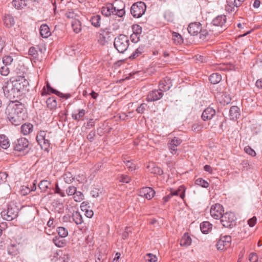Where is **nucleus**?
Instances as JSON below:
<instances>
[{
    "label": "nucleus",
    "mask_w": 262,
    "mask_h": 262,
    "mask_svg": "<svg viewBox=\"0 0 262 262\" xmlns=\"http://www.w3.org/2000/svg\"><path fill=\"white\" fill-rule=\"evenodd\" d=\"M5 114L9 121L14 125H20L27 117V111L24 104L18 101H10Z\"/></svg>",
    "instance_id": "1"
},
{
    "label": "nucleus",
    "mask_w": 262,
    "mask_h": 262,
    "mask_svg": "<svg viewBox=\"0 0 262 262\" xmlns=\"http://www.w3.org/2000/svg\"><path fill=\"white\" fill-rule=\"evenodd\" d=\"M29 85L28 81L24 77L18 76L16 78H11L10 82L4 85L3 89L5 93H24V92L28 91Z\"/></svg>",
    "instance_id": "2"
},
{
    "label": "nucleus",
    "mask_w": 262,
    "mask_h": 262,
    "mask_svg": "<svg viewBox=\"0 0 262 262\" xmlns=\"http://www.w3.org/2000/svg\"><path fill=\"white\" fill-rule=\"evenodd\" d=\"M18 210L19 209L16 204L11 202L7 205V208L1 212V214L3 219L10 221L17 216Z\"/></svg>",
    "instance_id": "3"
},
{
    "label": "nucleus",
    "mask_w": 262,
    "mask_h": 262,
    "mask_svg": "<svg viewBox=\"0 0 262 262\" xmlns=\"http://www.w3.org/2000/svg\"><path fill=\"white\" fill-rule=\"evenodd\" d=\"M128 37L123 34H120L115 38L114 45L115 49L120 53H123L129 46Z\"/></svg>",
    "instance_id": "4"
},
{
    "label": "nucleus",
    "mask_w": 262,
    "mask_h": 262,
    "mask_svg": "<svg viewBox=\"0 0 262 262\" xmlns=\"http://www.w3.org/2000/svg\"><path fill=\"white\" fill-rule=\"evenodd\" d=\"M51 133H47L43 130L40 131L36 136V141L42 149L48 151L50 147V138Z\"/></svg>",
    "instance_id": "5"
},
{
    "label": "nucleus",
    "mask_w": 262,
    "mask_h": 262,
    "mask_svg": "<svg viewBox=\"0 0 262 262\" xmlns=\"http://www.w3.org/2000/svg\"><path fill=\"white\" fill-rule=\"evenodd\" d=\"M146 9L145 4L142 2H139L132 5L130 13L134 17L139 18L144 14Z\"/></svg>",
    "instance_id": "6"
},
{
    "label": "nucleus",
    "mask_w": 262,
    "mask_h": 262,
    "mask_svg": "<svg viewBox=\"0 0 262 262\" xmlns=\"http://www.w3.org/2000/svg\"><path fill=\"white\" fill-rule=\"evenodd\" d=\"M236 217L232 212H226L222 216L221 222L226 228H232L235 225Z\"/></svg>",
    "instance_id": "7"
},
{
    "label": "nucleus",
    "mask_w": 262,
    "mask_h": 262,
    "mask_svg": "<svg viewBox=\"0 0 262 262\" xmlns=\"http://www.w3.org/2000/svg\"><path fill=\"white\" fill-rule=\"evenodd\" d=\"M29 141L25 138H20L13 143L14 150L17 151H21L28 148Z\"/></svg>",
    "instance_id": "8"
},
{
    "label": "nucleus",
    "mask_w": 262,
    "mask_h": 262,
    "mask_svg": "<svg viewBox=\"0 0 262 262\" xmlns=\"http://www.w3.org/2000/svg\"><path fill=\"white\" fill-rule=\"evenodd\" d=\"M231 237L229 235L221 236L216 243V246L219 250H224L230 247Z\"/></svg>",
    "instance_id": "9"
},
{
    "label": "nucleus",
    "mask_w": 262,
    "mask_h": 262,
    "mask_svg": "<svg viewBox=\"0 0 262 262\" xmlns=\"http://www.w3.org/2000/svg\"><path fill=\"white\" fill-rule=\"evenodd\" d=\"M224 209L223 206L220 204H215L212 205L210 209V214L214 219H221L223 215Z\"/></svg>",
    "instance_id": "10"
},
{
    "label": "nucleus",
    "mask_w": 262,
    "mask_h": 262,
    "mask_svg": "<svg viewBox=\"0 0 262 262\" xmlns=\"http://www.w3.org/2000/svg\"><path fill=\"white\" fill-rule=\"evenodd\" d=\"M182 142V140L181 139L176 137L169 140L168 143V148L172 154L176 152L178 150V146L181 144Z\"/></svg>",
    "instance_id": "11"
},
{
    "label": "nucleus",
    "mask_w": 262,
    "mask_h": 262,
    "mask_svg": "<svg viewBox=\"0 0 262 262\" xmlns=\"http://www.w3.org/2000/svg\"><path fill=\"white\" fill-rule=\"evenodd\" d=\"M155 191L151 187H145L141 189L139 192L140 196L145 197L148 200L151 199L155 195Z\"/></svg>",
    "instance_id": "12"
},
{
    "label": "nucleus",
    "mask_w": 262,
    "mask_h": 262,
    "mask_svg": "<svg viewBox=\"0 0 262 262\" xmlns=\"http://www.w3.org/2000/svg\"><path fill=\"white\" fill-rule=\"evenodd\" d=\"M201 26L200 23H190L188 27L187 30L190 34L195 36L201 31Z\"/></svg>",
    "instance_id": "13"
},
{
    "label": "nucleus",
    "mask_w": 262,
    "mask_h": 262,
    "mask_svg": "<svg viewBox=\"0 0 262 262\" xmlns=\"http://www.w3.org/2000/svg\"><path fill=\"white\" fill-rule=\"evenodd\" d=\"M163 96V93L159 90H155L150 92L147 95V100L148 102H152L160 99Z\"/></svg>",
    "instance_id": "14"
},
{
    "label": "nucleus",
    "mask_w": 262,
    "mask_h": 262,
    "mask_svg": "<svg viewBox=\"0 0 262 262\" xmlns=\"http://www.w3.org/2000/svg\"><path fill=\"white\" fill-rule=\"evenodd\" d=\"M215 115V111L212 107L206 108L202 114V118L204 121L211 119Z\"/></svg>",
    "instance_id": "15"
},
{
    "label": "nucleus",
    "mask_w": 262,
    "mask_h": 262,
    "mask_svg": "<svg viewBox=\"0 0 262 262\" xmlns=\"http://www.w3.org/2000/svg\"><path fill=\"white\" fill-rule=\"evenodd\" d=\"M226 22V16L225 15H221L214 18L212 24L215 26L223 27Z\"/></svg>",
    "instance_id": "16"
},
{
    "label": "nucleus",
    "mask_w": 262,
    "mask_h": 262,
    "mask_svg": "<svg viewBox=\"0 0 262 262\" xmlns=\"http://www.w3.org/2000/svg\"><path fill=\"white\" fill-rule=\"evenodd\" d=\"M46 86H47V91L48 93H52L55 94L56 95L58 96L59 97L62 98H65L66 99L70 98L71 96V95L69 94H64L55 90L54 89H53V88H52L51 86V85H50V84L48 82H47Z\"/></svg>",
    "instance_id": "17"
},
{
    "label": "nucleus",
    "mask_w": 262,
    "mask_h": 262,
    "mask_svg": "<svg viewBox=\"0 0 262 262\" xmlns=\"http://www.w3.org/2000/svg\"><path fill=\"white\" fill-rule=\"evenodd\" d=\"M113 9L114 10V5L111 3H108L101 8V13L105 16H109L113 14Z\"/></svg>",
    "instance_id": "18"
},
{
    "label": "nucleus",
    "mask_w": 262,
    "mask_h": 262,
    "mask_svg": "<svg viewBox=\"0 0 262 262\" xmlns=\"http://www.w3.org/2000/svg\"><path fill=\"white\" fill-rule=\"evenodd\" d=\"M12 5L17 9H22L28 5V0H13Z\"/></svg>",
    "instance_id": "19"
},
{
    "label": "nucleus",
    "mask_w": 262,
    "mask_h": 262,
    "mask_svg": "<svg viewBox=\"0 0 262 262\" xmlns=\"http://www.w3.org/2000/svg\"><path fill=\"white\" fill-rule=\"evenodd\" d=\"M147 169L148 171L151 173L157 174L158 175H161L163 174V171L162 169H161L159 167L157 166L154 163H150L147 166Z\"/></svg>",
    "instance_id": "20"
},
{
    "label": "nucleus",
    "mask_w": 262,
    "mask_h": 262,
    "mask_svg": "<svg viewBox=\"0 0 262 262\" xmlns=\"http://www.w3.org/2000/svg\"><path fill=\"white\" fill-rule=\"evenodd\" d=\"M72 218L74 222L79 225L78 228L80 230H82V226L81 224L82 223V215L79 211H76L73 213Z\"/></svg>",
    "instance_id": "21"
},
{
    "label": "nucleus",
    "mask_w": 262,
    "mask_h": 262,
    "mask_svg": "<svg viewBox=\"0 0 262 262\" xmlns=\"http://www.w3.org/2000/svg\"><path fill=\"white\" fill-rule=\"evenodd\" d=\"M19 244L13 243L8 246L7 250L9 254L15 256L18 253Z\"/></svg>",
    "instance_id": "22"
},
{
    "label": "nucleus",
    "mask_w": 262,
    "mask_h": 262,
    "mask_svg": "<svg viewBox=\"0 0 262 262\" xmlns=\"http://www.w3.org/2000/svg\"><path fill=\"white\" fill-rule=\"evenodd\" d=\"M192 243L191 237L187 233H185L180 240V245L181 246L187 247L189 246Z\"/></svg>",
    "instance_id": "23"
},
{
    "label": "nucleus",
    "mask_w": 262,
    "mask_h": 262,
    "mask_svg": "<svg viewBox=\"0 0 262 262\" xmlns=\"http://www.w3.org/2000/svg\"><path fill=\"white\" fill-rule=\"evenodd\" d=\"M40 34L43 38H47L51 35L50 29L46 24L41 25L40 27Z\"/></svg>",
    "instance_id": "24"
},
{
    "label": "nucleus",
    "mask_w": 262,
    "mask_h": 262,
    "mask_svg": "<svg viewBox=\"0 0 262 262\" xmlns=\"http://www.w3.org/2000/svg\"><path fill=\"white\" fill-rule=\"evenodd\" d=\"M33 125L30 123H25L21 126V132L24 135H28L33 131Z\"/></svg>",
    "instance_id": "25"
},
{
    "label": "nucleus",
    "mask_w": 262,
    "mask_h": 262,
    "mask_svg": "<svg viewBox=\"0 0 262 262\" xmlns=\"http://www.w3.org/2000/svg\"><path fill=\"white\" fill-rule=\"evenodd\" d=\"M10 142L8 137L5 135H0V146L5 149L10 146Z\"/></svg>",
    "instance_id": "26"
},
{
    "label": "nucleus",
    "mask_w": 262,
    "mask_h": 262,
    "mask_svg": "<svg viewBox=\"0 0 262 262\" xmlns=\"http://www.w3.org/2000/svg\"><path fill=\"white\" fill-rule=\"evenodd\" d=\"M169 80H161L159 84V90L161 92H166L168 91L170 88V83Z\"/></svg>",
    "instance_id": "27"
},
{
    "label": "nucleus",
    "mask_w": 262,
    "mask_h": 262,
    "mask_svg": "<svg viewBox=\"0 0 262 262\" xmlns=\"http://www.w3.org/2000/svg\"><path fill=\"white\" fill-rule=\"evenodd\" d=\"M3 20L5 26L8 28H11L15 23L13 17L10 14H5Z\"/></svg>",
    "instance_id": "28"
},
{
    "label": "nucleus",
    "mask_w": 262,
    "mask_h": 262,
    "mask_svg": "<svg viewBox=\"0 0 262 262\" xmlns=\"http://www.w3.org/2000/svg\"><path fill=\"white\" fill-rule=\"evenodd\" d=\"M72 27L73 31L76 33H79L81 30V23L79 19H73L72 22Z\"/></svg>",
    "instance_id": "29"
},
{
    "label": "nucleus",
    "mask_w": 262,
    "mask_h": 262,
    "mask_svg": "<svg viewBox=\"0 0 262 262\" xmlns=\"http://www.w3.org/2000/svg\"><path fill=\"white\" fill-rule=\"evenodd\" d=\"M14 54L11 53L9 55H5L2 58V62L5 66H10L14 61Z\"/></svg>",
    "instance_id": "30"
},
{
    "label": "nucleus",
    "mask_w": 262,
    "mask_h": 262,
    "mask_svg": "<svg viewBox=\"0 0 262 262\" xmlns=\"http://www.w3.org/2000/svg\"><path fill=\"white\" fill-rule=\"evenodd\" d=\"M222 80L221 74L215 73L209 76V80L212 84H215L219 83Z\"/></svg>",
    "instance_id": "31"
},
{
    "label": "nucleus",
    "mask_w": 262,
    "mask_h": 262,
    "mask_svg": "<svg viewBox=\"0 0 262 262\" xmlns=\"http://www.w3.org/2000/svg\"><path fill=\"white\" fill-rule=\"evenodd\" d=\"M212 224L208 222H204L200 224V229L202 233L206 234L212 228Z\"/></svg>",
    "instance_id": "32"
},
{
    "label": "nucleus",
    "mask_w": 262,
    "mask_h": 262,
    "mask_svg": "<svg viewBox=\"0 0 262 262\" xmlns=\"http://www.w3.org/2000/svg\"><path fill=\"white\" fill-rule=\"evenodd\" d=\"M48 107L50 110H54L56 108L57 102L54 97H50L46 101Z\"/></svg>",
    "instance_id": "33"
},
{
    "label": "nucleus",
    "mask_w": 262,
    "mask_h": 262,
    "mask_svg": "<svg viewBox=\"0 0 262 262\" xmlns=\"http://www.w3.org/2000/svg\"><path fill=\"white\" fill-rule=\"evenodd\" d=\"M101 16L99 15H94L91 17L90 21L91 24L96 28L100 26Z\"/></svg>",
    "instance_id": "34"
},
{
    "label": "nucleus",
    "mask_w": 262,
    "mask_h": 262,
    "mask_svg": "<svg viewBox=\"0 0 262 262\" xmlns=\"http://www.w3.org/2000/svg\"><path fill=\"white\" fill-rule=\"evenodd\" d=\"M144 51V46H140L130 56V59H135L141 55Z\"/></svg>",
    "instance_id": "35"
},
{
    "label": "nucleus",
    "mask_w": 262,
    "mask_h": 262,
    "mask_svg": "<svg viewBox=\"0 0 262 262\" xmlns=\"http://www.w3.org/2000/svg\"><path fill=\"white\" fill-rule=\"evenodd\" d=\"M171 195H180V197L183 199L185 196V188L183 186L179 187L178 189L176 191H171Z\"/></svg>",
    "instance_id": "36"
},
{
    "label": "nucleus",
    "mask_w": 262,
    "mask_h": 262,
    "mask_svg": "<svg viewBox=\"0 0 262 262\" xmlns=\"http://www.w3.org/2000/svg\"><path fill=\"white\" fill-rule=\"evenodd\" d=\"M124 7V5H123V6L120 9H118L116 6H114V10H113V14L116 15L120 17H122L125 13Z\"/></svg>",
    "instance_id": "37"
},
{
    "label": "nucleus",
    "mask_w": 262,
    "mask_h": 262,
    "mask_svg": "<svg viewBox=\"0 0 262 262\" xmlns=\"http://www.w3.org/2000/svg\"><path fill=\"white\" fill-rule=\"evenodd\" d=\"M87 96H91L92 98L96 99L98 96V94L91 89L89 88L83 91V96L86 97Z\"/></svg>",
    "instance_id": "38"
},
{
    "label": "nucleus",
    "mask_w": 262,
    "mask_h": 262,
    "mask_svg": "<svg viewBox=\"0 0 262 262\" xmlns=\"http://www.w3.org/2000/svg\"><path fill=\"white\" fill-rule=\"evenodd\" d=\"M53 242L58 247H63L66 245V241L63 238L55 237L53 238Z\"/></svg>",
    "instance_id": "39"
},
{
    "label": "nucleus",
    "mask_w": 262,
    "mask_h": 262,
    "mask_svg": "<svg viewBox=\"0 0 262 262\" xmlns=\"http://www.w3.org/2000/svg\"><path fill=\"white\" fill-rule=\"evenodd\" d=\"M172 40L174 43L181 44L183 42V38L182 36L178 33L173 32H172Z\"/></svg>",
    "instance_id": "40"
},
{
    "label": "nucleus",
    "mask_w": 262,
    "mask_h": 262,
    "mask_svg": "<svg viewBox=\"0 0 262 262\" xmlns=\"http://www.w3.org/2000/svg\"><path fill=\"white\" fill-rule=\"evenodd\" d=\"M87 205L88 202H83V208L86 207ZM83 212H84V215L88 218H91L94 215L93 211L92 209L83 208Z\"/></svg>",
    "instance_id": "41"
},
{
    "label": "nucleus",
    "mask_w": 262,
    "mask_h": 262,
    "mask_svg": "<svg viewBox=\"0 0 262 262\" xmlns=\"http://www.w3.org/2000/svg\"><path fill=\"white\" fill-rule=\"evenodd\" d=\"M50 184V182L47 180H42L39 183L38 187L42 191H45L49 188Z\"/></svg>",
    "instance_id": "42"
},
{
    "label": "nucleus",
    "mask_w": 262,
    "mask_h": 262,
    "mask_svg": "<svg viewBox=\"0 0 262 262\" xmlns=\"http://www.w3.org/2000/svg\"><path fill=\"white\" fill-rule=\"evenodd\" d=\"M239 108L237 106H232L231 107L229 111L230 115L233 118H237L239 115Z\"/></svg>",
    "instance_id": "43"
},
{
    "label": "nucleus",
    "mask_w": 262,
    "mask_h": 262,
    "mask_svg": "<svg viewBox=\"0 0 262 262\" xmlns=\"http://www.w3.org/2000/svg\"><path fill=\"white\" fill-rule=\"evenodd\" d=\"M57 231L59 235V237L63 238L66 237L68 234V230L63 227H59L57 228Z\"/></svg>",
    "instance_id": "44"
},
{
    "label": "nucleus",
    "mask_w": 262,
    "mask_h": 262,
    "mask_svg": "<svg viewBox=\"0 0 262 262\" xmlns=\"http://www.w3.org/2000/svg\"><path fill=\"white\" fill-rule=\"evenodd\" d=\"M195 183L196 185L201 186L203 188H207L209 184V183L205 180H203L202 178H198L195 180Z\"/></svg>",
    "instance_id": "45"
},
{
    "label": "nucleus",
    "mask_w": 262,
    "mask_h": 262,
    "mask_svg": "<svg viewBox=\"0 0 262 262\" xmlns=\"http://www.w3.org/2000/svg\"><path fill=\"white\" fill-rule=\"evenodd\" d=\"M133 31L134 34L136 36H138L142 33V27L139 25H134L132 26Z\"/></svg>",
    "instance_id": "46"
},
{
    "label": "nucleus",
    "mask_w": 262,
    "mask_h": 262,
    "mask_svg": "<svg viewBox=\"0 0 262 262\" xmlns=\"http://www.w3.org/2000/svg\"><path fill=\"white\" fill-rule=\"evenodd\" d=\"M145 260L148 262H156L157 261V257L155 255L151 253H148L145 257Z\"/></svg>",
    "instance_id": "47"
},
{
    "label": "nucleus",
    "mask_w": 262,
    "mask_h": 262,
    "mask_svg": "<svg viewBox=\"0 0 262 262\" xmlns=\"http://www.w3.org/2000/svg\"><path fill=\"white\" fill-rule=\"evenodd\" d=\"M66 16L68 18H71L73 19H79V17H80V16L76 13V11L68 12L66 13Z\"/></svg>",
    "instance_id": "48"
},
{
    "label": "nucleus",
    "mask_w": 262,
    "mask_h": 262,
    "mask_svg": "<svg viewBox=\"0 0 262 262\" xmlns=\"http://www.w3.org/2000/svg\"><path fill=\"white\" fill-rule=\"evenodd\" d=\"M10 73L9 68L8 66L4 65L0 68V73L3 76H7Z\"/></svg>",
    "instance_id": "49"
},
{
    "label": "nucleus",
    "mask_w": 262,
    "mask_h": 262,
    "mask_svg": "<svg viewBox=\"0 0 262 262\" xmlns=\"http://www.w3.org/2000/svg\"><path fill=\"white\" fill-rule=\"evenodd\" d=\"M244 150L247 154L252 157H255L256 155L255 150L251 148L249 146H246L244 148Z\"/></svg>",
    "instance_id": "50"
},
{
    "label": "nucleus",
    "mask_w": 262,
    "mask_h": 262,
    "mask_svg": "<svg viewBox=\"0 0 262 262\" xmlns=\"http://www.w3.org/2000/svg\"><path fill=\"white\" fill-rule=\"evenodd\" d=\"M82 117V110H78L77 111H75L74 113L72 114V118L73 119L75 120L79 121L80 118Z\"/></svg>",
    "instance_id": "51"
},
{
    "label": "nucleus",
    "mask_w": 262,
    "mask_h": 262,
    "mask_svg": "<svg viewBox=\"0 0 262 262\" xmlns=\"http://www.w3.org/2000/svg\"><path fill=\"white\" fill-rule=\"evenodd\" d=\"M8 174L6 172H0V183H4L7 182Z\"/></svg>",
    "instance_id": "52"
},
{
    "label": "nucleus",
    "mask_w": 262,
    "mask_h": 262,
    "mask_svg": "<svg viewBox=\"0 0 262 262\" xmlns=\"http://www.w3.org/2000/svg\"><path fill=\"white\" fill-rule=\"evenodd\" d=\"M126 166L128 168L129 170L133 171L136 169V165L132 163L130 161L128 160L125 162Z\"/></svg>",
    "instance_id": "53"
},
{
    "label": "nucleus",
    "mask_w": 262,
    "mask_h": 262,
    "mask_svg": "<svg viewBox=\"0 0 262 262\" xmlns=\"http://www.w3.org/2000/svg\"><path fill=\"white\" fill-rule=\"evenodd\" d=\"M73 198L76 202L80 203L82 200V193L80 191H77L74 194Z\"/></svg>",
    "instance_id": "54"
},
{
    "label": "nucleus",
    "mask_w": 262,
    "mask_h": 262,
    "mask_svg": "<svg viewBox=\"0 0 262 262\" xmlns=\"http://www.w3.org/2000/svg\"><path fill=\"white\" fill-rule=\"evenodd\" d=\"M77 192L76 188L74 186H70L67 190V193L69 195H74Z\"/></svg>",
    "instance_id": "55"
},
{
    "label": "nucleus",
    "mask_w": 262,
    "mask_h": 262,
    "mask_svg": "<svg viewBox=\"0 0 262 262\" xmlns=\"http://www.w3.org/2000/svg\"><path fill=\"white\" fill-rule=\"evenodd\" d=\"M249 260L251 262L258 261V256L256 253H251L249 255Z\"/></svg>",
    "instance_id": "56"
},
{
    "label": "nucleus",
    "mask_w": 262,
    "mask_h": 262,
    "mask_svg": "<svg viewBox=\"0 0 262 262\" xmlns=\"http://www.w3.org/2000/svg\"><path fill=\"white\" fill-rule=\"evenodd\" d=\"M147 106V104L145 103H142L139 107H137L136 111L138 113L142 114L143 113L145 108Z\"/></svg>",
    "instance_id": "57"
},
{
    "label": "nucleus",
    "mask_w": 262,
    "mask_h": 262,
    "mask_svg": "<svg viewBox=\"0 0 262 262\" xmlns=\"http://www.w3.org/2000/svg\"><path fill=\"white\" fill-rule=\"evenodd\" d=\"M130 178L126 175H121L120 178V181L123 183H128L130 182Z\"/></svg>",
    "instance_id": "58"
},
{
    "label": "nucleus",
    "mask_w": 262,
    "mask_h": 262,
    "mask_svg": "<svg viewBox=\"0 0 262 262\" xmlns=\"http://www.w3.org/2000/svg\"><path fill=\"white\" fill-rule=\"evenodd\" d=\"M200 38L202 39H204L206 36L208 35V31L206 30H202L201 29V31L200 32Z\"/></svg>",
    "instance_id": "59"
},
{
    "label": "nucleus",
    "mask_w": 262,
    "mask_h": 262,
    "mask_svg": "<svg viewBox=\"0 0 262 262\" xmlns=\"http://www.w3.org/2000/svg\"><path fill=\"white\" fill-rule=\"evenodd\" d=\"M248 222L249 225L250 227H253L256 222V217L255 216H253V217L250 219Z\"/></svg>",
    "instance_id": "60"
},
{
    "label": "nucleus",
    "mask_w": 262,
    "mask_h": 262,
    "mask_svg": "<svg viewBox=\"0 0 262 262\" xmlns=\"http://www.w3.org/2000/svg\"><path fill=\"white\" fill-rule=\"evenodd\" d=\"M228 5L230 6L231 5H233L234 7H238L241 6V3L239 2V0H234V2H228Z\"/></svg>",
    "instance_id": "61"
},
{
    "label": "nucleus",
    "mask_w": 262,
    "mask_h": 262,
    "mask_svg": "<svg viewBox=\"0 0 262 262\" xmlns=\"http://www.w3.org/2000/svg\"><path fill=\"white\" fill-rule=\"evenodd\" d=\"M94 124H95V121L94 120V119H90L89 120H87L86 127L90 128V127L94 126Z\"/></svg>",
    "instance_id": "62"
},
{
    "label": "nucleus",
    "mask_w": 262,
    "mask_h": 262,
    "mask_svg": "<svg viewBox=\"0 0 262 262\" xmlns=\"http://www.w3.org/2000/svg\"><path fill=\"white\" fill-rule=\"evenodd\" d=\"M100 190L98 189H94L92 190L91 192V194L93 198H96L99 196Z\"/></svg>",
    "instance_id": "63"
},
{
    "label": "nucleus",
    "mask_w": 262,
    "mask_h": 262,
    "mask_svg": "<svg viewBox=\"0 0 262 262\" xmlns=\"http://www.w3.org/2000/svg\"><path fill=\"white\" fill-rule=\"evenodd\" d=\"M37 51L34 47H31L29 50V54L31 55H34L36 54Z\"/></svg>",
    "instance_id": "64"
}]
</instances>
